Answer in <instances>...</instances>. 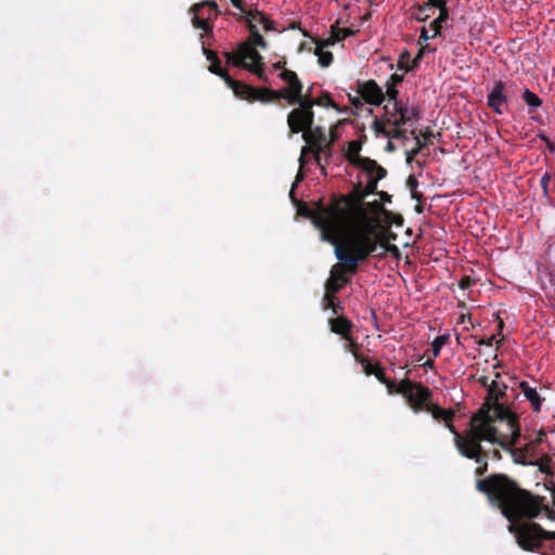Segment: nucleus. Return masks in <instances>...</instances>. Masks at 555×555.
Instances as JSON below:
<instances>
[{
	"label": "nucleus",
	"instance_id": "obj_1",
	"mask_svg": "<svg viewBox=\"0 0 555 555\" xmlns=\"http://www.w3.org/2000/svg\"><path fill=\"white\" fill-rule=\"evenodd\" d=\"M475 487L478 492L487 496L492 506L501 511L509 522L517 519L532 520L543 511L548 519L555 520V512L544 504V496L535 495L521 488L506 474L494 473L479 478Z\"/></svg>",
	"mask_w": 555,
	"mask_h": 555
},
{
	"label": "nucleus",
	"instance_id": "obj_2",
	"mask_svg": "<svg viewBox=\"0 0 555 555\" xmlns=\"http://www.w3.org/2000/svg\"><path fill=\"white\" fill-rule=\"evenodd\" d=\"M249 37L246 41L238 44L236 51L224 52L228 64L241 67L255 74L261 81L268 82L269 78L264 73L262 55L256 50V47L266 49L268 43L260 35L257 24H262L264 30H274V23L263 12H248L246 16Z\"/></svg>",
	"mask_w": 555,
	"mask_h": 555
},
{
	"label": "nucleus",
	"instance_id": "obj_3",
	"mask_svg": "<svg viewBox=\"0 0 555 555\" xmlns=\"http://www.w3.org/2000/svg\"><path fill=\"white\" fill-rule=\"evenodd\" d=\"M520 437H515L511 431L502 433L499 428H483L477 426H467L465 428V439L456 441L457 452L477 464L475 475L481 477L486 475L489 468L490 452L481 446L482 441H488L503 449H509L516 446Z\"/></svg>",
	"mask_w": 555,
	"mask_h": 555
},
{
	"label": "nucleus",
	"instance_id": "obj_4",
	"mask_svg": "<svg viewBox=\"0 0 555 555\" xmlns=\"http://www.w3.org/2000/svg\"><path fill=\"white\" fill-rule=\"evenodd\" d=\"M501 374H495L491 386L487 390V397L481 406L470 416L469 426L483 428H498L496 424L505 422L507 430L515 437H521L519 417L507 405L500 402L506 396L507 386L500 383Z\"/></svg>",
	"mask_w": 555,
	"mask_h": 555
},
{
	"label": "nucleus",
	"instance_id": "obj_5",
	"mask_svg": "<svg viewBox=\"0 0 555 555\" xmlns=\"http://www.w3.org/2000/svg\"><path fill=\"white\" fill-rule=\"evenodd\" d=\"M330 243L335 246L336 258L350 275L357 273L359 263L375 253L378 246L373 229H357V224L337 237V241Z\"/></svg>",
	"mask_w": 555,
	"mask_h": 555
},
{
	"label": "nucleus",
	"instance_id": "obj_6",
	"mask_svg": "<svg viewBox=\"0 0 555 555\" xmlns=\"http://www.w3.org/2000/svg\"><path fill=\"white\" fill-rule=\"evenodd\" d=\"M509 531L522 550L541 552L542 555H555V531H547L528 519L514 520L511 522Z\"/></svg>",
	"mask_w": 555,
	"mask_h": 555
},
{
	"label": "nucleus",
	"instance_id": "obj_7",
	"mask_svg": "<svg viewBox=\"0 0 555 555\" xmlns=\"http://www.w3.org/2000/svg\"><path fill=\"white\" fill-rule=\"evenodd\" d=\"M366 197L363 185L358 181L348 194H333L331 198L332 214L336 219L340 235L353 228L360 217L365 216L363 201Z\"/></svg>",
	"mask_w": 555,
	"mask_h": 555
},
{
	"label": "nucleus",
	"instance_id": "obj_8",
	"mask_svg": "<svg viewBox=\"0 0 555 555\" xmlns=\"http://www.w3.org/2000/svg\"><path fill=\"white\" fill-rule=\"evenodd\" d=\"M300 216L308 218L321 231L322 238L326 242L337 241L340 236L338 225L334 214H332V205H324L321 199L314 203V208L308 206L307 203L300 202L297 207Z\"/></svg>",
	"mask_w": 555,
	"mask_h": 555
},
{
	"label": "nucleus",
	"instance_id": "obj_9",
	"mask_svg": "<svg viewBox=\"0 0 555 555\" xmlns=\"http://www.w3.org/2000/svg\"><path fill=\"white\" fill-rule=\"evenodd\" d=\"M396 395H402L415 413L427 411L433 403V391L422 383L413 382L410 378H403L399 383V391Z\"/></svg>",
	"mask_w": 555,
	"mask_h": 555
},
{
	"label": "nucleus",
	"instance_id": "obj_10",
	"mask_svg": "<svg viewBox=\"0 0 555 555\" xmlns=\"http://www.w3.org/2000/svg\"><path fill=\"white\" fill-rule=\"evenodd\" d=\"M295 105L297 106L287 115V126L291 133H304L313 126L314 112L305 99L296 102Z\"/></svg>",
	"mask_w": 555,
	"mask_h": 555
},
{
	"label": "nucleus",
	"instance_id": "obj_11",
	"mask_svg": "<svg viewBox=\"0 0 555 555\" xmlns=\"http://www.w3.org/2000/svg\"><path fill=\"white\" fill-rule=\"evenodd\" d=\"M279 77L287 85L279 89L282 99L285 100L287 104L295 105L296 102L305 99L304 85L295 72L284 69L279 74Z\"/></svg>",
	"mask_w": 555,
	"mask_h": 555
},
{
	"label": "nucleus",
	"instance_id": "obj_12",
	"mask_svg": "<svg viewBox=\"0 0 555 555\" xmlns=\"http://www.w3.org/2000/svg\"><path fill=\"white\" fill-rule=\"evenodd\" d=\"M217 2L214 0H204L197 3H194L190 8V13L192 14V25L196 29H201L203 33L201 34V39H203L205 36L211 37L212 30H214V24L207 23V18H204L205 10L208 8L209 10L214 11L215 8H217Z\"/></svg>",
	"mask_w": 555,
	"mask_h": 555
},
{
	"label": "nucleus",
	"instance_id": "obj_13",
	"mask_svg": "<svg viewBox=\"0 0 555 555\" xmlns=\"http://www.w3.org/2000/svg\"><path fill=\"white\" fill-rule=\"evenodd\" d=\"M431 414L433 418L437 422H443L444 426L453 435V442L456 447V441H463L465 439V429L460 433L453 425L455 417V411L452 409H442L436 403H431L426 411Z\"/></svg>",
	"mask_w": 555,
	"mask_h": 555
},
{
	"label": "nucleus",
	"instance_id": "obj_14",
	"mask_svg": "<svg viewBox=\"0 0 555 555\" xmlns=\"http://www.w3.org/2000/svg\"><path fill=\"white\" fill-rule=\"evenodd\" d=\"M507 92V85L504 81L499 80L487 96V105L498 115H502L504 113V106H506L508 100Z\"/></svg>",
	"mask_w": 555,
	"mask_h": 555
},
{
	"label": "nucleus",
	"instance_id": "obj_15",
	"mask_svg": "<svg viewBox=\"0 0 555 555\" xmlns=\"http://www.w3.org/2000/svg\"><path fill=\"white\" fill-rule=\"evenodd\" d=\"M347 274L349 273L345 271L343 263L340 267H333L331 270V276L327 279L324 285L325 292L338 294L345 287V285L350 282V278Z\"/></svg>",
	"mask_w": 555,
	"mask_h": 555
},
{
	"label": "nucleus",
	"instance_id": "obj_16",
	"mask_svg": "<svg viewBox=\"0 0 555 555\" xmlns=\"http://www.w3.org/2000/svg\"><path fill=\"white\" fill-rule=\"evenodd\" d=\"M358 93L372 105H380L385 99L382 88L374 80H367L359 85Z\"/></svg>",
	"mask_w": 555,
	"mask_h": 555
},
{
	"label": "nucleus",
	"instance_id": "obj_17",
	"mask_svg": "<svg viewBox=\"0 0 555 555\" xmlns=\"http://www.w3.org/2000/svg\"><path fill=\"white\" fill-rule=\"evenodd\" d=\"M302 139L307 144L320 146L323 152L331 155L332 142H326L325 131L321 126H311L308 130L304 131Z\"/></svg>",
	"mask_w": 555,
	"mask_h": 555
},
{
	"label": "nucleus",
	"instance_id": "obj_18",
	"mask_svg": "<svg viewBox=\"0 0 555 555\" xmlns=\"http://www.w3.org/2000/svg\"><path fill=\"white\" fill-rule=\"evenodd\" d=\"M518 387L524 393L525 398L529 401L533 412L539 413L545 399L538 392L535 387L530 386L526 380L520 382Z\"/></svg>",
	"mask_w": 555,
	"mask_h": 555
},
{
	"label": "nucleus",
	"instance_id": "obj_19",
	"mask_svg": "<svg viewBox=\"0 0 555 555\" xmlns=\"http://www.w3.org/2000/svg\"><path fill=\"white\" fill-rule=\"evenodd\" d=\"M356 167L365 172L367 180L370 178L384 179L387 176V170L370 157H365V159Z\"/></svg>",
	"mask_w": 555,
	"mask_h": 555
},
{
	"label": "nucleus",
	"instance_id": "obj_20",
	"mask_svg": "<svg viewBox=\"0 0 555 555\" xmlns=\"http://www.w3.org/2000/svg\"><path fill=\"white\" fill-rule=\"evenodd\" d=\"M227 86L233 91V93L237 98L246 100L248 102H253V96L255 95L256 92L255 87L235 80L234 78H229V82L227 83Z\"/></svg>",
	"mask_w": 555,
	"mask_h": 555
},
{
	"label": "nucleus",
	"instance_id": "obj_21",
	"mask_svg": "<svg viewBox=\"0 0 555 555\" xmlns=\"http://www.w3.org/2000/svg\"><path fill=\"white\" fill-rule=\"evenodd\" d=\"M328 325L333 333L340 335L343 338H347L353 327L352 322L347 317L340 314L334 319H330Z\"/></svg>",
	"mask_w": 555,
	"mask_h": 555
},
{
	"label": "nucleus",
	"instance_id": "obj_22",
	"mask_svg": "<svg viewBox=\"0 0 555 555\" xmlns=\"http://www.w3.org/2000/svg\"><path fill=\"white\" fill-rule=\"evenodd\" d=\"M421 118L420 108L416 106H403L401 104L400 117L391 120V118H387V121L392 125H406L409 121L418 120Z\"/></svg>",
	"mask_w": 555,
	"mask_h": 555
},
{
	"label": "nucleus",
	"instance_id": "obj_23",
	"mask_svg": "<svg viewBox=\"0 0 555 555\" xmlns=\"http://www.w3.org/2000/svg\"><path fill=\"white\" fill-rule=\"evenodd\" d=\"M362 147L363 146L361 141H350L348 143L347 150L345 152V158L350 165L357 166L365 159V157L360 155Z\"/></svg>",
	"mask_w": 555,
	"mask_h": 555
},
{
	"label": "nucleus",
	"instance_id": "obj_24",
	"mask_svg": "<svg viewBox=\"0 0 555 555\" xmlns=\"http://www.w3.org/2000/svg\"><path fill=\"white\" fill-rule=\"evenodd\" d=\"M305 100L310 104L312 109L315 105L323 107H333L338 109V106L336 105V103L334 102L328 92H323L318 98H314L313 94H311L310 92L305 93Z\"/></svg>",
	"mask_w": 555,
	"mask_h": 555
},
{
	"label": "nucleus",
	"instance_id": "obj_25",
	"mask_svg": "<svg viewBox=\"0 0 555 555\" xmlns=\"http://www.w3.org/2000/svg\"><path fill=\"white\" fill-rule=\"evenodd\" d=\"M525 103L529 106L528 113L531 115V119L537 122H542V119L538 116L532 115L534 109L542 105V100L528 88H526L521 95Z\"/></svg>",
	"mask_w": 555,
	"mask_h": 555
},
{
	"label": "nucleus",
	"instance_id": "obj_26",
	"mask_svg": "<svg viewBox=\"0 0 555 555\" xmlns=\"http://www.w3.org/2000/svg\"><path fill=\"white\" fill-rule=\"evenodd\" d=\"M282 99L279 90H273L270 88H256L255 95L253 96V102L259 101L261 103H272Z\"/></svg>",
	"mask_w": 555,
	"mask_h": 555
},
{
	"label": "nucleus",
	"instance_id": "obj_27",
	"mask_svg": "<svg viewBox=\"0 0 555 555\" xmlns=\"http://www.w3.org/2000/svg\"><path fill=\"white\" fill-rule=\"evenodd\" d=\"M337 294L325 292L321 301L323 310H332L333 314L338 315L343 311V306L337 299Z\"/></svg>",
	"mask_w": 555,
	"mask_h": 555
},
{
	"label": "nucleus",
	"instance_id": "obj_28",
	"mask_svg": "<svg viewBox=\"0 0 555 555\" xmlns=\"http://www.w3.org/2000/svg\"><path fill=\"white\" fill-rule=\"evenodd\" d=\"M436 0H427L424 4L416 7L415 18L418 22H426L431 15L435 14Z\"/></svg>",
	"mask_w": 555,
	"mask_h": 555
},
{
	"label": "nucleus",
	"instance_id": "obj_29",
	"mask_svg": "<svg viewBox=\"0 0 555 555\" xmlns=\"http://www.w3.org/2000/svg\"><path fill=\"white\" fill-rule=\"evenodd\" d=\"M374 376L378 379L379 383L386 386L389 395H396L399 391V384H396L393 380L388 378L380 365L375 371Z\"/></svg>",
	"mask_w": 555,
	"mask_h": 555
},
{
	"label": "nucleus",
	"instance_id": "obj_30",
	"mask_svg": "<svg viewBox=\"0 0 555 555\" xmlns=\"http://www.w3.org/2000/svg\"><path fill=\"white\" fill-rule=\"evenodd\" d=\"M314 54L318 56V63L321 67H328L333 63L334 55L330 51L315 47Z\"/></svg>",
	"mask_w": 555,
	"mask_h": 555
},
{
	"label": "nucleus",
	"instance_id": "obj_31",
	"mask_svg": "<svg viewBox=\"0 0 555 555\" xmlns=\"http://www.w3.org/2000/svg\"><path fill=\"white\" fill-rule=\"evenodd\" d=\"M449 339V334L439 335L434 339L431 343V352L434 358H437L440 354L441 348L448 344Z\"/></svg>",
	"mask_w": 555,
	"mask_h": 555
},
{
	"label": "nucleus",
	"instance_id": "obj_32",
	"mask_svg": "<svg viewBox=\"0 0 555 555\" xmlns=\"http://www.w3.org/2000/svg\"><path fill=\"white\" fill-rule=\"evenodd\" d=\"M439 10L438 16L435 18L442 25L449 20V9L446 0H436L435 10Z\"/></svg>",
	"mask_w": 555,
	"mask_h": 555
},
{
	"label": "nucleus",
	"instance_id": "obj_33",
	"mask_svg": "<svg viewBox=\"0 0 555 555\" xmlns=\"http://www.w3.org/2000/svg\"><path fill=\"white\" fill-rule=\"evenodd\" d=\"M331 34H333L336 37V40L341 41L346 39L347 37L353 36L356 34V30L351 28H340L336 24L331 26Z\"/></svg>",
	"mask_w": 555,
	"mask_h": 555
},
{
	"label": "nucleus",
	"instance_id": "obj_34",
	"mask_svg": "<svg viewBox=\"0 0 555 555\" xmlns=\"http://www.w3.org/2000/svg\"><path fill=\"white\" fill-rule=\"evenodd\" d=\"M322 153H323V151L321 150V147L317 146V145L307 144V145L302 146V149H301L302 156H306L307 154H313L314 160L323 169V166L321 164V154Z\"/></svg>",
	"mask_w": 555,
	"mask_h": 555
},
{
	"label": "nucleus",
	"instance_id": "obj_35",
	"mask_svg": "<svg viewBox=\"0 0 555 555\" xmlns=\"http://www.w3.org/2000/svg\"><path fill=\"white\" fill-rule=\"evenodd\" d=\"M209 72L221 77L225 83L229 82V78H232L229 73L222 68L220 60L212 62L208 67Z\"/></svg>",
	"mask_w": 555,
	"mask_h": 555
},
{
	"label": "nucleus",
	"instance_id": "obj_36",
	"mask_svg": "<svg viewBox=\"0 0 555 555\" xmlns=\"http://www.w3.org/2000/svg\"><path fill=\"white\" fill-rule=\"evenodd\" d=\"M551 457L548 455H543L540 460L535 462H530L529 464L538 466L539 470L546 475H552V468L550 466Z\"/></svg>",
	"mask_w": 555,
	"mask_h": 555
},
{
	"label": "nucleus",
	"instance_id": "obj_37",
	"mask_svg": "<svg viewBox=\"0 0 555 555\" xmlns=\"http://www.w3.org/2000/svg\"><path fill=\"white\" fill-rule=\"evenodd\" d=\"M393 128L389 129V132L386 133V138L396 139V140H405L406 139V129L402 128L403 125H392Z\"/></svg>",
	"mask_w": 555,
	"mask_h": 555
},
{
	"label": "nucleus",
	"instance_id": "obj_38",
	"mask_svg": "<svg viewBox=\"0 0 555 555\" xmlns=\"http://www.w3.org/2000/svg\"><path fill=\"white\" fill-rule=\"evenodd\" d=\"M384 109H385L384 119L391 118V120H395L396 118L400 117L401 102L400 101L392 102L391 109L389 108L388 105H386L384 107Z\"/></svg>",
	"mask_w": 555,
	"mask_h": 555
},
{
	"label": "nucleus",
	"instance_id": "obj_39",
	"mask_svg": "<svg viewBox=\"0 0 555 555\" xmlns=\"http://www.w3.org/2000/svg\"><path fill=\"white\" fill-rule=\"evenodd\" d=\"M388 125H390V124L387 121V118L386 119L383 118V120H379L376 118L373 121L372 128L374 129L376 134H383L384 137H386V133L389 132V129H387Z\"/></svg>",
	"mask_w": 555,
	"mask_h": 555
},
{
	"label": "nucleus",
	"instance_id": "obj_40",
	"mask_svg": "<svg viewBox=\"0 0 555 555\" xmlns=\"http://www.w3.org/2000/svg\"><path fill=\"white\" fill-rule=\"evenodd\" d=\"M398 68L404 72L412 69V66H410V53L408 51H404L400 54L398 60Z\"/></svg>",
	"mask_w": 555,
	"mask_h": 555
},
{
	"label": "nucleus",
	"instance_id": "obj_41",
	"mask_svg": "<svg viewBox=\"0 0 555 555\" xmlns=\"http://www.w3.org/2000/svg\"><path fill=\"white\" fill-rule=\"evenodd\" d=\"M507 450L511 451L516 463L522 464V465L527 464L526 452L522 449H518V448H515V446H513Z\"/></svg>",
	"mask_w": 555,
	"mask_h": 555
},
{
	"label": "nucleus",
	"instance_id": "obj_42",
	"mask_svg": "<svg viewBox=\"0 0 555 555\" xmlns=\"http://www.w3.org/2000/svg\"><path fill=\"white\" fill-rule=\"evenodd\" d=\"M312 41L315 43L317 47H320V49L328 48L338 42V40H336V37L333 34H331V36L326 39L312 38Z\"/></svg>",
	"mask_w": 555,
	"mask_h": 555
},
{
	"label": "nucleus",
	"instance_id": "obj_43",
	"mask_svg": "<svg viewBox=\"0 0 555 555\" xmlns=\"http://www.w3.org/2000/svg\"><path fill=\"white\" fill-rule=\"evenodd\" d=\"M426 144L421 140V138H415V147L409 152H406V163H411L413 157L418 154Z\"/></svg>",
	"mask_w": 555,
	"mask_h": 555
},
{
	"label": "nucleus",
	"instance_id": "obj_44",
	"mask_svg": "<svg viewBox=\"0 0 555 555\" xmlns=\"http://www.w3.org/2000/svg\"><path fill=\"white\" fill-rule=\"evenodd\" d=\"M344 339L347 341V344L345 345V350L347 352H350L352 356H354L360 351V345L353 339L351 334Z\"/></svg>",
	"mask_w": 555,
	"mask_h": 555
},
{
	"label": "nucleus",
	"instance_id": "obj_45",
	"mask_svg": "<svg viewBox=\"0 0 555 555\" xmlns=\"http://www.w3.org/2000/svg\"><path fill=\"white\" fill-rule=\"evenodd\" d=\"M382 179L377 178H370L366 182V185H363V191L365 192L366 196L371 194H377V183Z\"/></svg>",
	"mask_w": 555,
	"mask_h": 555
},
{
	"label": "nucleus",
	"instance_id": "obj_46",
	"mask_svg": "<svg viewBox=\"0 0 555 555\" xmlns=\"http://www.w3.org/2000/svg\"><path fill=\"white\" fill-rule=\"evenodd\" d=\"M232 4L234 8L238 9L243 15L237 17V20H244L246 21V16H247V13L248 12H254V10H246V8L244 7V3L242 0H231ZM255 11H258L257 9H255Z\"/></svg>",
	"mask_w": 555,
	"mask_h": 555
},
{
	"label": "nucleus",
	"instance_id": "obj_47",
	"mask_svg": "<svg viewBox=\"0 0 555 555\" xmlns=\"http://www.w3.org/2000/svg\"><path fill=\"white\" fill-rule=\"evenodd\" d=\"M384 94H385V96L388 98L389 101H392V102L399 101L398 100L399 91H398L397 87H395V86L386 83V93H384Z\"/></svg>",
	"mask_w": 555,
	"mask_h": 555
},
{
	"label": "nucleus",
	"instance_id": "obj_48",
	"mask_svg": "<svg viewBox=\"0 0 555 555\" xmlns=\"http://www.w3.org/2000/svg\"><path fill=\"white\" fill-rule=\"evenodd\" d=\"M551 180H552V176L548 172H545L541 178L540 184H541L544 195L548 194V191H550L548 185H550Z\"/></svg>",
	"mask_w": 555,
	"mask_h": 555
},
{
	"label": "nucleus",
	"instance_id": "obj_49",
	"mask_svg": "<svg viewBox=\"0 0 555 555\" xmlns=\"http://www.w3.org/2000/svg\"><path fill=\"white\" fill-rule=\"evenodd\" d=\"M475 279H473L472 276L469 275H464L460 281H459V287L462 288V289H467L469 288L470 286H473L475 284Z\"/></svg>",
	"mask_w": 555,
	"mask_h": 555
},
{
	"label": "nucleus",
	"instance_id": "obj_50",
	"mask_svg": "<svg viewBox=\"0 0 555 555\" xmlns=\"http://www.w3.org/2000/svg\"><path fill=\"white\" fill-rule=\"evenodd\" d=\"M429 28L433 30L431 37H437V36L441 35L443 25L441 23H439L438 21L434 20L429 23Z\"/></svg>",
	"mask_w": 555,
	"mask_h": 555
},
{
	"label": "nucleus",
	"instance_id": "obj_51",
	"mask_svg": "<svg viewBox=\"0 0 555 555\" xmlns=\"http://www.w3.org/2000/svg\"><path fill=\"white\" fill-rule=\"evenodd\" d=\"M367 205H370L375 210L382 211L384 214L385 218H389L392 215L391 211L384 209L383 205L377 201L369 203Z\"/></svg>",
	"mask_w": 555,
	"mask_h": 555
},
{
	"label": "nucleus",
	"instance_id": "obj_52",
	"mask_svg": "<svg viewBox=\"0 0 555 555\" xmlns=\"http://www.w3.org/2000/svg\"><path fill=\"white\" fill-rule=\"evenodd\" d=\"M435 37H431V35H429V31L427 29L426 26H423L421 28V35L418 37V43L422 44V42H427L429 39H434Z\"/></svg>",
	"mask_w": 555,
	"mask_h": 555
},
{
	"label": "nucleus",
	"instance_id": "obj_53",
	"mask_svg": "<svg viewBox=\"0 0 555 555\" xmlns=\"http://www.w3.org/2000/svg\"><path fill=\"white\" fill-rule=\"evenodd\" d=\"M203 53L206 55L207 60L211 64L212 62H216L219 60L217 53L210 49H207L203 46Z\"/></svg>",
	"mask_w": 555,
	"mask_h": 555
},
{
	"label": "nucleus",
	"instance_id": "obj_54",
	"mask_svg": "<svg viewBox=\"0 0 555 555\" xmlns=\"http://www.w3.org/2000/svg\"><path fill=\"white\" fill-rule=\"evenodd\" d=\"M379 365V363L372 364L371 362H369L367 364L364 365L362 370L365 375L370 376L374 375L375 371L378 369Z\"/></svg>",
	"mask_w": 555,
	"mask_h": 555
},
{
	"label": "nucleus",
	"instance_id": "obj_55",
	"mask_svg": "<svg viewBox=\"0 0 555 555\" xmlns=\"http://www.w3.org/2000/svg\"><path fill=\"white\" fill-rule=\"evenodd\" d=\"M402 81H403V76H402V75L392 74V75L390 76L389 80L387 81V85H391V86L397 87V86H398V85H400Z\"/></svg>",
	"mask_w": 555,
	"mask_h": 555
},
{
	"label": "nucleus",
	"instance_id": "obj_56",
	"mask_svg": "<svg viewBox=\"0 0 555 555\" xmlns=\"http://www.w3.org/2000/svg\"><path fill=\"white\" fill-rule=\"evenodd\" d=\"M221 14L219 7L214 9V11L209 10V15L204 16L207 18V23H211V21L216 20Z\"/></svg>",
	"mask_w": 555,
	"mask_h": 555
},
{
	"label": "nucleus",
	"instance_id": "obj_57",
	"mask_svg": "<svg viewBox=\"0 0 555 555\" xmlns=\"http://www.w3.org/2000/svg\"><path fill=\"white\" fill-rule=\"evenodd\" d=\"M221 14L219 7L214 9V11L209 10V15L204 16L207 18V23H211V21L216 20Z\"/></svg>",
	"mask_w": 555,
	"mask_h": 555
},
{
	"label": "nucleus",
	"instance_id": "obj_58",
	"mask_svg": "<svg viewBox=\"0 0 555 555\" xmlns=\"http://www.w3.org/2000/svg\"><path fill=\"white\" fill-rule=\"evenodd\" d=\"M494 340H495V335H492L489 338H479L476 340V343L479 346H492Z\"/></svg>",
	"mask_w": 555,
	"mask_h": 555
},
{
	"label": "nucleus",
	"instance_id": "obj_59",
	"mask_svg": "<svg viewBox=\"0 0 555 555\" xmlns=\"http://www.w3.org/2000/svg\"><path fill=\"white\" fill-rule=\"evenodd\" d=\"M354 360L361 364L362 369L364 367L365 364H367L370 362V360L364 357L363 354L360 353V351L358 353H356L353 356Z\"/></svg>",
	"mask_w": 555,
	"mask_h": 555
},
{
	"label": "nucleus",
	"instance_id": "obj_60",
	"mask_svg": "<svg viewBox=\"0 0 555 555\" xmlns=\"http://www.w3.org/2000/svg\"><path fill=\"white\" fill-rule=\"evenodd\" d=\"M380 245H382V247L385 248V250H387L389 253H392V254L399 253V248L396 245L388 244L387 242H382Z\"/></svg>",
	"mask_w": 555,
	"mask_h": 555
},
{
	"label": "nucleus",
	"instance_id": "obj_61",
	"mask_svg": "<svg viewBox=\"0 0 555 555\" xmlns=\"http://www.w3.org/2000/svg\"><path fill=\"white\" fill-rule=\"evenodd\" d=\"M386 219L390 220L391 222H393L397 225H402L403 224V217L401 215L392 214L389 218H386Z\"/></svg>",
	"mask_w": 555,
	"mask_h": 555
},
{
	"label": "nucleus",
	"instance_id": "obj_62",
	"mask_svg": "<svg viewBox=\"0 0 555 555\" xmlns=\"http://www.w3.org/2000/svg\"><path fill=\"white\" fill-rule=\"evenodd\" d=\"M545 436H546V433L543 429H540L538 433V436L535 437V439L532 440V442L535 446H539L540 443H542L544 441Z\"/></svg>",
	"mask_w": 555,
	"mask_h": 555
},
{
	"label": "nucleus",
	"instance_id": "obj_63",
	"mask_svg": "<svg viewBox=\"0 0 555 555\" xmlns=\"http://www.w3.org/2000/svg\"><path fill=\"white\" fill-rule=\"evenodd\" d=\"M478 383L483 387L486 388L487 390L489 389V387L491 386V380L489 379L488 376H480L478 379Z\"/></svg>",
	"mask_w": 555,
	"mask_h": 555
},
{
	"label": "nucleus",
	"instance_id": "obj_64",
	"mask_svg": "<svg viewBox=\"0 0 555 555\" xmlns=\"http://www.w3.org/2000/svg\"><path fill=\"white\" fill-rule=\"evenodd\" d=\"M422 57H423V48L418 51L417 55L412 60V62L410 64V66H412V69L418 65Z\"/></svg>",
	"mask_w": 555,
	"mask_h": 555
}]
</instances>
